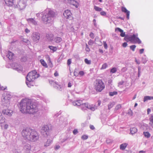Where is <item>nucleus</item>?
I'll return each instance as SVG.
<instances>
[{
  "label": "nucleus",
  "instance_id": "a878e982",
  "mask_svg": "<svg viewBox=\"0 0 153 153\" xmlns=\"http://www.w3.org/2000/svg\"><path fill=\"white\" fill-rule=\"evenodd\" d=\"M24 149L27 151H29L31 149V146L30 144H27L25 146Z\"/></svg>",
  "mask_w": 153,
  "mask_h": 153
},
{
  "label": "nucleus",
  "instance_id": "5701e85b",
  "mask_svg": "<svg viewBox=\"0 0 153 153\" xmlns=\"http://www.w3.org/2000/svg\"><path fill=\"white\" fill-rule=\"evenodd\" d=\"M153 100V97L145 96L144 98L143 101L145 102L148 100Z\"/></svg>",
  "mask_w": 153,
  "mask_h": 153
},
{
  "label": "nucleus",
  "instance_id": "9b49d317",
  "mask_svg": "<svg viewBox=\"0 0 153 153\" xmlns=\"http://www.w3.org/2000/svg\"><path fill=\"white\" fill-rule=\"evenodd\" d=\"M5 4L9 7L12 6L14 5V0H4Z\"/></svg>",
  "mask_w": 153,
  "mask_h": 153
},
{
  "label": "nucleus",
  "instance_id": "bb28decb",
  "mask_svg": "<svg viewBox=\"0 0 153 153\" xmlns=\"http://www.w3.org/2000/svg\"><path fill=\"white\" fill-rule=\"evenodd\" d=\"M137 131V129L135 128H132L130 129V132L132 134L136 132Z\"/></svg>",
  "mask_w": 153,
  "mask_h": 153
},
{
  "label": "nucleus",
  "instance_id": "09e8293b",
  "mask_svg": "<svg viewBox=\"0 0 153 153\" xmlns=\"http://www.w3.org/2000/svg\"><path fill=\"white\" fill-rule=\"evenodd\" d=\"M93 43V41L91 40H90L88 42V44L89 45H92Z\"/></svg>",
  "mask_w": 153,
  "mask_h": 153
},
{
  "label": "nucleus",
  "instance_id": "1a4fd4ad",
  "mask_svg": "<svg viewBox=\"0 0 153 153\" xmlns=\"http://www.w3.org/2000/svg\"><path fill=\"white\" fill-rule=\"evenodd\" d=\"M40 38V34L36 32L33 34V40L34 42H38Z\"/></svg>",
  "mask_w": 153,
  "mask_h": 153
},
{
  "label": "nucleus",
  "instance_id": "423d86ee",
  "mask_svg": "<svg viewBox=\"0 0 153 153\" xmlns=\"http://www.w3.org/2000/svg\"><path fill=\"white\" fill-rule=\"evenodd\" d=\"M39 76V74L37 73L36 71H33L28 74L26 79L28 81H34Z\"/></svg>",
  "mask_w": 153,
  "mask_h": 153
},
{
  "label": "nucleus",
  "instance_id": "b1692460",
  "mask_svg": "<svg viewBox=\"0 0 153 153\" xmlns=\"http://www.w3.org/2000/svg\"><path fill=\"white\" fill-rule=\"evenodd\" d=\"M27 21L28 22H30L32 23L33 24L35 25H36L37 24L36 22L32 18H30L27 19Z\"/></svg>",
  "mask_w": 153,
  "mask_h": 153
},
{
  "label": "nucleus",
  "instance_id": "6e6d98bb",
  "mask_svg": "<svg viewBox=\"0 0 153 153\" xmlns=\"http://www.w3.org/2000/svg\"><path fill=\"white\" fill-rule=\"evenodd\" d=\"M144 49H142L140 50V54H142L143 53Z\"/></svg>",
  "mask_w": 153,
  "mask_h": 153
},
{
  "label": "nucleus",
  "instance_id": "3c124183",
  "mask_svg": "<svg viewBox=\"0 0 153 153\" xmlns=\"http://www.w3.org/2000/svg\"><path fill=\"white\" fill-rule=\"evenodd\" d=\"M90 36L91 37L92 39H93L94 38V34L93 33L91 32L90 33Z\"/></svg>",
  "mask_w": 153,
  "mask_h": 153
},
{
  "label": "nucleus",
  "instance_id": "bf43d9fd",
  "mask_svg": "<svg viewBox=\"0 0 153 153\" xmlns=\"http://www.w3.org/2000/svg\"><path fill=\"white\" fill-rule=\"evenodd\" d=\"M151 111V110L150 108H148L147 110V114H149L150 112Z\"/></svg>",
  "mask_w": 153,
  "mask_h": 153
},
{
  "label": "nucleus",
  "instance_id": "ddd939ff",
  "mask_svg": "<svg viewBox=\"0 0 153 153\" xmlns=\"http://www.w3.org/2000/svg\"><path fill=\"white\" fill-rule=\"evenodd\" d=\"M122 11L126 14V17L128 19H129V18L130 12L128 11L126 7H122Z\"/></svg>",
  "mask_w": 153,
  "mask_h": 153
},
{
  "label": "nucleus",
  "instance_id": "7ed1b4c3",
  "mask_svg": "<svg viewBox=\"0 0 153 153\" xmlns=\"http://www.w3.org/2000/svg\"><path fill=\"white\" fill-rule=\"evenodd\" d=\"M55 15L54 12L51 10H45L42 16V21L44 23L47 24L50 22L51 18L54 17Z\"/></svg>",
  "mask_w": 153,
  "mask_h": 153
},
{
  "label": "nucleus",
  "instance_id": "c9c22d12",
  "mask_svg": "<svg viewBox=\"0 0 153 153\" xmlns=\"http://www.w3.org/2000/svg\"><path fill=\"white\" fill-rule=\"evenodd\" d=\"M1 126L2 128H4V129H7L8 127V125L7 124H5L3 125H1Z\"/></svg>",
  "mask_w": 153,
  "mask_h": 153
},
{
  "label": "nucleus",
  "instance_id": "680f3d73",
  "mask_svg": "<svg viewBox=\"0 0 153 153\" xmlns=\"http://www.w3.org/2000/svg\"><path fill=\"white\" fill-rule=\"evenodd\" d=\"M71 82H69L68 84V87H71Z\"/></svg>",
  "mask_w": 153,
  "mask_h": 153
},
{
  "label": "nucleus",
  "instance_id": "0e129e2a",
  "mask_svg": "<svg viewBox=\"0 0 153 153\" xmlns=\"http://www.w3.org/2000/svg\"><path fill=\"white\" fill-rule=\"evenodd\" d=\"M123 82H124L123 81L120 82L118 84L119 85H122L123 83Z\"/></svg>",
  "mask_w": 153,
  "mask_h": 153
},
{
  "label": "nucleus",
  "instance_id": "6e6552de",
  "mask_svg": "<svg viewBox=\"0 0 153 153\" xmlns=\"http://www.w3.org/2000/svg\"><path fill=\"white\" fill-rule=\"evenodd\" d=\"M63 15L64 17L67 19H73L72 14L70 10H65L63 13Z\"/></svg>",
  "mask_w": 153,
  "mask_h": 153
},
{
  "label": "nucleus",
  "instance_id": "e2e57ef3",
  "mask_svg": "<svg viewBox=\"0 0 153 153\" xmlns=\"http://www.w3.org/2000/svg\"><path fill=\"white\" fill-rule=\"evenodd\" d=\"M98 105L99 106L100 105V104H101V101L100 100H98Z\"/></svg>",
  "mask_w": 153,
  "mask_h": 153
},
{
  "label": "nucleus",
  "instance_id": "393cba45",
  "mask_svg": "<svg viewBox=\"0 0 153 153\" xmlns=\"http://www.w3.org/2000/svg\"><path fill=\"white\" fill-rule=\"evenodd\" d=\"M40 61L41 64H42L43 66H44L45 68L48 67V65L46 62L43 59H41Z\"/></svg>",
  "mask_w": 153,
  "mask_h": 153
},
{
  "label": "nucleus",
  "instance_id": "f3484780",
  "mask_svg": "<svg viewBox=\"0 0 153 153\" xmlns=\"http://www.w3.org/2000/svg\"><path fill=\"white\" fill-rule=\"evenodd\" d=\"M82 100H79L77 101H75L73 102V104L74 106H82Z\"/></svg>",
  "mask_w": 153,
  "mask_h": 153
},
{
  "label": "nucleus",
  "instance_id": "58836bf2",
  "mask_svg": "<svg viewBox=\"0 0 153 153\" xmlns=\"http://www.w3.org/2000/svg\"><path fill=\"white\" fill-rule=\"evenodd\" d=\"M107 67V64L106 63L103 64L101 68V69H105Z\"/></svg>",
  "mask_w": 153,
  "mask_h": 153
},
{
  "label": "nucleus",
  "instance_id": "c03bdc74",
  "mask_svg": "<svg viewBox=\"0 0 153 153\" xmlns=\"http://www.w3.org/2000/svg\"><path fill=\"white\" fill-rule=\"evenodd\" d=\"M71 63V59H69L67 61V65H70Z\"/></svg>",
  "mask_w": 153,
  "mask_h": 153
},
{
  "label": "nucleus",
  "instance_id": "603ef678",
  "mask_svg": "<svg viewBox=\"0 0 153 153\" xmlns=\"http://www.w3.org/2000/svg\"><path fill=\"white\" fill-rule=\"evenodd\" d=\"M78 133V131L77 129H75L73 131V133L74 134H76Z\"/></svg>",
  "mask_w": 153,
  "mask_h": 153
},
{
  "label": "nucleus",
  "instance_id": "4c0bfd02",
  "mask_svg": "<svg viewBox=\"0 0 153 153\" xmlns=\"http://www.w3.org/2000/svg\"><path fill=\"white\" fill-rule=\"evenodd\" d=\"M117 70L116 68H113L111 70L110 72L112 73H114L116 72Z\"/></svg>",
  "mask_w": 153,
  "mask_h": 153
},
{
  "label": "nucleus",
  "instance_id": "79ce46f5",
  "mask_svg": "<svg viewBox=\"0 0 153 153\" xmlns=\"http://www.w3.org/2000/svg\"><path fill=\"white\" fill-rule=\"evenodd\" d=\"M81 138L82 140H85L88 138V136L87 135H84L82 136Z\"/></svg>",
  "mask_w": 153,
  "mask_h": 153
},
{
  "label": "nucleus",
  "instance_id": "cd10ccee",
  "mask_svg": "<svg viewBox=\"0 0 153 153\" xmlns=\"http://www.w3.org/2000/svg\"><path fill=\"white\" fill-rule=\"evenodd\" d=\"M5 119L4 117H3L2 115H0V123L2 124L5 123Z\"/></svg>",
  "mask_w": 153,
  "mask_h": 153
},
{
  "label": "nucleus",
  "instance_id": "6ab92c4d",
  "mask_svg": "<svg viewBox=\"0 0 153 153\" xmlns=\"http://www.w3.org/2000/svg\"><path fill=\"white\" fill-rule=\"evenodd\" d=\"M149 126L153 128V115H151L149 119Z\"/></svg>",
  "mask_w": 153,
  "mask_h": 153
},
{
  "label": "nucleus",
  "instance_id": "8fccbe9b",
  "mask_svg": "<svg viewBox=\"0 0 153 153\" xmlns=\"http://www.w3.org/2000/svg\"><path fill=\"white\" fill-rule=\"evenodd\" d=\"M79 74L81 76H83L84 74V72L83 71H80L79 72Z\"/></svg>",
  "mask_w": 153,
  "mask_h": 153
},
{
  "label": "nucleus",
  "instance_id": "49530a36",
  "mask_svg": "<svg viewBox=\"0 0 153 153\" xmlns=\"http://www.w3.org/2000/svg\"><path fill=\"white\" fill-rule=\"evenodd\" d=\"M6 87H4L3 86H0V90H4L6 89Z\"/></svg>",
  "mask_w": 153,
  "mask_h": 153
},
{
  "label": "nucleus",
  "instance_id": "72a5a7b5",
  "mask_svg": "<svg viewBox=\"0 0 153 153\" xmlns=\"http://www.w3.org/2000/svg\"><path fill=\"white\" fill-rule=\"evenodd\" d=\"M94 9L97 11H101L102 10V9L98 7L97 6H94Z\"/></svg>",
  "mask_w": 153,
  "mask_h": 153
},
{
  "label": "nucleus",
  "instance_id": "f8f14e48",
  "mask_svg": "<svg viewBox=\"0 0 153 153\" xmlns=\"http://www.w3.org/2000/svg\"><path fill=\"white\" fill-rule=\"evenodd\" d=\"M2 112L4 114L11 115L12 113V111L8 109H4L2 111Z\"/></svg>",
  "mask_w": 153,
  "mask_h": 153
},
{
  "label": "nucleus",
  "instance_id": "052dcab7",
  "mask_svg": "<svg viewBox=\"0 0 153 153\" xmlns=\"http://www.w3.org/2000/svg\"><path fill=\"white\" fill-rule=\"evenodd\" d=\"M25 32L27 33H29V32H30V30H29L28 29H27L26 28L25 29Z\"/></svg>",
  "mask_w": 153,
  "mask_h": 153
},
{
  "label": "nucleus",
  "instance_id": "20e7f679",
  "mask_svg": "<svg viewBox=\"0 0 153 153\" xmlns=\"http://www.w3.org/2000/svg\"><path fill=\"white\" fill-rule=\"evenodd\" d=\"M94 87L97 92H101L105 88L104 83L101 79H96L94 82Z\"/></svg>",
  "mask_w": 153,
  "mask_h": 153
},
{
  "label": "nucleus",
  "instance_id": "dca6fc26",
  "mask_svg": "<svg viewBox=\"0 0 153 153\" xmlns=\"http://www.w3.org/2000/svg\"><path fill=\"white\" fill-rule=\"evenodd\" d=\"M43 129L45 132H48L51 129V126L50 125H45L42 128Z\"/></svg>",
  "mask_w": 153,
  "mask_h": 153
},
{
  "label": "nucleus",
  "instance_id": "c756f323",
  "mask_svg": "<svg viewBox=\"0 0 153 153\" xmlns=\"http://www.w3.org/2000/svg\"><path fill=\"white\" fill-rule=\"evenodd\" d=\"M48 47L51 50H52L53 52L56 51L57 49V47H56L49 46Z\"/></svg>",
  "mask_w": 153,
  "mask_h": 153
},
{
  "label": "nucleus",
  "instance_id": "a18cd8bd",
  "mask_svg": "<svg viewBox=\"0 0 153 153\" xmlns=\"http://www.w3.org/2000/svg\"><path fill=\"white\" fill-rule=\"evenodd\" d=\"M100 14H101V15L102 16H105L106 15V13L104 11H101L100 13Z\"/></svg>",
  "mask_w": 153,
  "mask_h": 153
},
{
  "label": "nucleus",
  "instance_id": "13d9d810",
  "mask_svg": "<svg viewBox=\"0 0 153 153\" xmlns=\"http://www.w3.org/2000/svg\"><path fill=\"white\" fill-rule=\"evenodd\" d=\"M54 75L55 76H58L59 75V74L57 72V71H56L54 74Z\"/></svg>",
  "mask_w": 153,
  "mask_h": 153
},
{
  "label": "nucleus",
  "instance_id": "5fc2aeb1",
  "mask_svg": "<svg viewBox=\"0 0 153 153\" xmlns=\"http://www.w3.org/2000/svg\"><path fill=\"white\" fill-rule=\"evenodd\" d=\"M90 128L92 130H94L95 129V127L94 126L92 125H90Z\"/></svg>",
  "mask_w": 153,
  "mask_h": 153
},
{
  "label": "nucleus",
  "instance_id": "ea45409f",
  "mask_svg": "<svg viewBox=\"0 0 153 153\" xmlns=\"http://www.w3.org/2000/svg\"><path fill=\"white\" fill-rule=\"evenodd\" d=\"M136 47V46L135 45H132L130 46V48L133 51H134Z\"/></svg>",
  "mask_w": 153,
  "mask_h": 153
},
{
  "label": "nucleus",
  "instance_id": "9d476101",
  "mask_svg": "<svg viewBox=\"0 0 153 153\" xmlns=\"http://www.w3.org/2000/svg\"><path fill=\"white\" fill-rule=\"evenodd\" d=\"M11 98V95L8 94H6L4 96L2 101L5 103H7L9 102Z\"/></svg>",
  "mask_w": 153,
  "mask_h": 153
},
{
  "label": "nucleus",
  "instance_id": "2f4dec72",
  "mask_svg": "<svg viewBox=\"0 0 153 153\" xmlns=\"http://www.w3.org/2000/svg\"><path fill=\"white\" fill-rule=\"evenodd\" d=\"M143 134L147 138H149L150 137V134L148 131L144 132H143Z\"/></svg>",
  "mask_w": 153,
  "mask_h": 153
},
{
  "label": "nucleus",
  "instance_id": "f257e3e1",
  "mask_svg": "<svg viewBox=\"0 0 153 153\" xmlns=\"http://www.w3.org/2000/svg\"><path fill=\"white\" fill-rule=\"evenodd\" d=\"M19 109L23 113L34 114L38 111L37 103L29 100H23L21 101Z\"/></svg>",
  "mask_w": 153,
  "mask_h": 153
},
{
  "label": "nucleus",
  "instance_id": "2eb2a0df",
  "mask_svg": "<svg viewBox=\"0 0 153 153\" xmlns=\"http://www.w3.org/2000/svg\"><path fill=\"white\" fill-rule=\"evenodd\" d=\"M68 3L70 4L75 6L76 8L78 7L79 6V3L74 0H69Z\"/></svg>",
  "mask_w": 153,
  "mask_h": 153
},
{
  "label": "nucleus",
  "instance_id": "4be33fe9",
  "mask_svg": "<svg viewBox=\"0 0 153 153\" xmlns=\"http://www.w3.org/2000/svg\"><path fill=\"white\" fill-rule=\"evenodd\" d=\"M13 56V54L12 52L10 51L8 52V54L7 55V56L10 59H12Z\"/></svg>",
  "mask_w": 153,
  "mask_h": 153
},
{
  "label": "nucleus",
  "instance_id": "7c9ffc66",
  "mask_svg": "<svg viewBox=\"0 0 153 153\" xmlns=\"http://www.w3.org/2000/svg\"><path fill=\"white\" fill-rule=\"evenodd\" d=\"M51 142V140H48L47 142L45 143L44 146L47 147L49 146Z\"/></svg>",
  "mask_w": 153,
  "mask_h": 153
},
{
  "label": "nucleus",
  "instance_id": "e433bc0d",
  "mask_svg": "<svg viewBox=\"0 0 153 153\" xmlns=\"http://www.w3.org/2000/svg\"><path fill=\"white\" fill-rule=\"evenodd\" d=\"M85 62L87 64H91V61L88 60L87 59H85Z\"/></svg>",
  "mask_w": 153,
  "mask_h": 153
},
{
  "label": "nucleus",
  "instance_id": "4468645a",
  "mask_svg": "<svg viewBox=\"0 0 153 153\" xmlns=\"http://www.w3.org/2000/svg\"><path fill=\"white\" fill-rule=\"evenodd\" d=\"M18 5L21 9H23L25 8L26 4L23 1H20L18 3Z\"/></svg>",
  "mask_w": 153,
  "mask_h": 153
},
{
  "label": "nucleus",
  "instance_id": "774afa93",
  "mask_svg": "<svg viewBox=\"0 0 153 153\" xmlns=\"http://www.w3.org/2000/svg\"><path fill=\"white\" fill-rule=\"evenodd\" d=\"M139 153H145V151H140L139 152Z\"/></svg>",
  "mask_w": 153,
  "mask_h": 153
},
{
  "label": "nucleus",
  "instance_id": "4d7b16f0",
  "mask_svg": "<svg viewBox=\"0 0 153 153\" xmlns=\"http://www.w3.org/2000/svg\"><path fill=\"white\" fill-rule=\"evenodd\" d=\"M59 148H60L59 146L57 145L55 147V149L56 150H57V149H59Z\"/></svg>",
  "mask_w": 153,
  "mask_h": 153
},
{
  "label": "nucleus",
  "instance_id": "864d4df0",
  "mask_svg": "<svg viewBox=\"0 0 153 153\" xmlns=\"http://www.w3.org/2000/svg\"><path fill=\"white\" fill-rule=\"evenodd\" d=\"M127 45V44L126 42H124L123 44V47H124V48H125L126 47Z\"/></svg>",
  "mask_w": 153,
  "mask_h": 153
},
{
  "label": "nucleus",
  "instance_id": "338daca9",
  "mask_svg": "<svg viewBox=\"0 0 153 153\" xmlns=\"http://www.w3.org/2000/svg\"><path fill=\"white\" fill-rule=\"evenodd\" d=\"M135 62L137 63L138 64H139L140 63V62L138 61L137 59H135Z\"/></svg>",
  "mask_w": 153,
  "mask_h": 153
},
{
  "label": "nucleus",
  "instance_id": "c85d7f7f",
  "mask_svg": "<svg viewBox=\"0 0 153 153\" xmlns=\"http://www.w3.org/2000/svg\"><path fill=\"white\" fill-rule=\"evenodd\" d=\"M54 40L55 42L59 43L62 41V39L61 38L58 37L55 39Z\"/></svg>",
  "mask_w": 153,
  "mask_h": 153
},
{
  "label": "nucleus",
  "instance_id": "69168bd1",
  "mask_svg": "<svg viewBox=\"0 0 153 153\" xmlns=\"http://www.w3.org/2000/svg\"><path fill=\"white\" fill-rule=\"evenodd\" d=\"M23 41L25 42H27L28 41H29V40H27V39H24Z\"/></svg>",
  "mask_w": 153,
  "mask_h": 153
},
{
  "label": "nucleus",
  "instance_id": "37998d69",
  "mask_svg": "<svg viewBox=\"0 0 153 153\" xmlns=\"http://www.w3.org/2000/svg\"><path fill=\"white\" fill-rule=\"evenodd\" d=\"M85 50L87 52H89L90 51V49L88 47L87 44H86Z\"/></svg>",
  "mask_w": 153,
  "mask_h": 153
},
{
  "label": "nucleus",
  "instance_id": "0eeeda50",
  "mask_svg": "<svg viewBox=\"0 0 153 153\" xmlns=\"http://www.w3.org/2000/svg\"><path fill=\"white\" fill-rule=\"evenodd\" d=\"M82 110H86L88 109L92 111H94L95 109L96 106L94 105H90L88 102H85L82 103L81 106Z\"/></svg>",
  "mask_w": 153,
  "mask_h": 153
},
{
  "label": "nucleus",
  "instance_id": "f704fd0d",
  "mask_svg": "<svg viewBox=\"0 0 153 153\" xmlns=\"http://www.w3.org/2000/svg\"><path fill=\"white\" fill-rule=\"evenodd\" d=\"M121 108V105L120 104L117 105L115 107V110L117 111Z\"/></svg>",
  "mask_w": 153,
  "mask_h": 153
},
{
  "label": "nucleus",
  "instance_id": "de8ad7c7",
  "mask_svg": "<svg viewBox=\"0 0 153 153\" xmlns=\"http://www.w3.org/2000/svg\"><path fill=\"white\" fill-rule=\"evenodd\" d=\"M103 45L104 48L106 49L107 48V44L105 42H103Z\"/></svg>",
  "mask_w": 153,
  "mask_h": 153
},
{
  "label": "nucleus",
  "instance_id": "a211bd4d",
  "mask_svg": "<svg viewBox=\"0 0 153 153\" xmlns=\"http://www.w3.org/2000/svg\"><path fill=\"white\" fill-rule=\"evenodd\" d=\"M117 30L121 33L120 34V36L122 37L125 36V32H123V31L120 28L117 27L115 29V30L116 31Z\"/></svg>",
  "mask_w": 153,
  "mask_h": 153
},
{
  "label": "nucleus",
  "instance_id": "aec40b11",
  "mask_svg": "<svg viewBox=\"0 0 153 153\" xmlns=\"http://www.w3.org/2000/svg\"><path fill=\"white\" fill-rule=\"evenodd\" d=\"M128 144L126 143H124L121 144L120 146V149L122 150H124L125 149L127 146Z\"/></svg>",
  "mask_w": 153,
  "mask_h": 153
},
{
  "label": "nucleus",
  "instance_id": "f03ea898",
  "mask_svg": "<svg viewBox=\"0 0 153 153\" xmlns=\"http://www.w3.org/2000/svg\"><path fill=\"white\" fill-rule=\"evenodd\" d=\"M22 135L25 139L33 142H36L39 139V136L36 131L30 128L23 130Z\"/></svg>",
  "mask_w": 153,
  "mask_h": 153
},
{
  "label": "nucleus",
  "instance_id": "a19ab883",
  "mask_svg": "<svg viewBox=\"0 0 153 153\" xmlns=\"http://www.w3.org/2000/svg\"><path fill=\"white\" fill-rule=\"evenodd\" d=\"M53 85H54V87L57 88H60V86L59 85L56 84L55 82H53Z\"/></svg>",
  "mask_w": 153,
  "mask_h": 153
},
{
  "label": "nucleus",
  "instance_id": "39448f33",
  "mask_svg": "<svg viewBox=\"0 0 153 153\" xmlns=\"http://www.w3.org/2000/svg\"><path fill=\"white\" fill-rule=\"evenodd\" d=\"M124 39L126 41L130 42L133 43H137L140 44L141 43V42L139 39L136 37L134 34L131 36L126 35L125 36Z\"/></svg>",
  "mask_w": 153,
  "mask_h": 153
},
{
  "label": "nucleus",
  "instance_id": "473e14b6",
  "mask_svg": "<svg viewBox=\"0 0 153 153\" xmlns=\"http://www.w3.org/2000/svg\"><path fill=\"white\" fill-rule=\"evenodd\" d=\"M117 91H114L113 92H109V95L110 96H113L114 95H117Z\"/></svg>",
  "mask_w": 153,
  "mask_h": 153
},
{
  "label": "nucleus",
  "instance_id": "412c9836",
  "mask_svg": "<svg viewBox=\"0 0 153 153\" xmlns=\"http://www.w3.org/2000/svg\"><path fill=\"white\" fill-rule=\"evenodd\" d=\"M26 83L28 87L30 88L33 86L35 85L34 81H28V82H26Z\"/></svg>",
  "mask_w": 153,
  "mask_h": 153
}]
</instances>
